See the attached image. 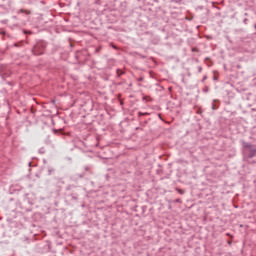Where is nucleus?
Returning a JSON list of instances; mask_svg holds the SVG:
<instances>
[{
    "label": "nucleus",
    "instance_id": "nucleus-20",
    "mask_svg": "<svg viewBox=\"0 0 256 256\" xmlns=\"http://www.w3.org/2000/svg\"><path fill=\"white\" fill-rule=\"evenodd\" d=\"M231 243H232L231 241H228V245H231Z\"/></svg>",
    "mask_w": 256,
    "mask_h": 256
},
{
    "label": "nucleus",
    "instance_id": "nucleus-4",
    "mask_svg": "<svg viewBox=\"0 0 256 256\" xmlns=\"http://www.w3.org/2000/svg\"><path fill=\"white\" fill-rule=\"evenodd\" d=\"M125 74V72L123 71V70H121V69H117L116 70V75H117V77H121L122 75H124Z\"/></svg>",
    "mask_w": 256,
    "mask_h": 256
},
{
    "label": "nucleus",
    "instance_id": "nucleus-12",
    "mask_svg": "<svg viewBox=\"0 0 256 256\" xmlns=\"http://www.w3.org/2000/svg\"><path fill=\"white\" fill-rule=\"evenodd\" d=\"M205 81H207V76H204V77L202 78V83H205Z\"/></svg>",
    "mask_w": 256,
    "mask_h": 256
},
{
    "label": "nucleus",
    "instance_id": "nucleus-11",
    "mask_svg": "<svg viewBox=\"0 0 256 256\" xmlns=\"http://www.w3.org/2000/svg\"><path fill=\"white\" fill-rule=\"evenodd\" d=\"M248 21H249V19L245 18V19L243 20L244 25H247Z\"/></svg>",
    "mask_w": 256,
    "mask_h": 256
},
{
    "label": "nucleus",
    "instance_id": "nucleus-7",
    "mask_svg": "<svg viewBox=\"0 0 256 256\" xmlns=\"http://www.w3.org/2000/svg\"><path fill=\"white\" fill-rule=\"evenodd\" d=\"M145 115H149V113H147V112H145V113L139 112V113H138V116H139V117H143V116H145Z\"/></svg>",
    "mask_w": 256,
    "mask_h": 256
},
{
    "label": "nucleus",
    "instance_id": "nucleus-15",
    "mask_svg": "<svg viewBox=\"0 0 256 256\" xmlns=\"http://www.w3.org/2000/svg\"><path fill=\"white\" fill-rule=\"evenodd\" d=\"M138 81L141 83L143 81V77L138 78Z\"/></svg>",
    "mask_w": 256,
    "mask_h": 256
},
{
    "label": "nucleus",
    "instance_id": "nucleus-17",
    "mask_svg": "<svg viewBox=\"0 0 256 256\" xmlns=\"http://www.w3.org/2000/svg\"><path fill=\"white\" fill-rule=\"evenodd\" d=\"M85 171H89V168H88V166H86V167H85Z\"/></svg>",
    "mask_w": 256,
    "mask_h": 256
},
{
    "label": "nucleus",
    "instance_id": "nucleus-22",
    "mask_svg": "<svg viewBox=\"0 0 256 256\" xmlns=\"http://www.w3.org/2000/svg\"><path fill=\"white\" fill-rule=\"evenodd\" d=\"M205 61H209V58H205Z\"/></svg>",
    "mask_w": 256,
    "mask_h": 256
},
{
    "label": "nucleus",
    "instance_id": "nucleus-16",
    "mask_svg": "<svg viewBox=\"0 0 256 256\" xmlns=\"http://www.w3.org/2000/svg\"><path fill=\"white\" fill-rule=\"evenodd\" d=\"M39 151H40V153H45V151L43 149H40Z\"/></svg>",
    "mask_w": 256,
    "mask_h": 256
},
{
    "label": "nucleus",
    "instance_id": "nucleus-13",
    "mask_svg": "<svg viewBox=\"0 0 256 256\" xmlns=\"http://www.w3.org/2000/svg\"><path fill=\"white\" fill-rule=\"evenodd\" d=\"M212 109L215 111L218 107L215 104H212Z\"/></svg>",
    "mask_w": 256,
    "mask_h": 256
},
{
    "label": "nucleus",
    "instance_id": "nucleus-9",
    "mask_svg": "<svg viewBox=\"0 0 256 256\" xmlns=\"http://www.w3.org/2000/svg\"><path fill=\"white\" fill-rule=\"evenodd\" d=\"M25 35H31V31L24 30Z\"/></svg>",
    "mask_w": 256,
    "mask_h": 256
},
{
    "label": "nucleus",
    "instance_id": "nucleus-19",
    "mask_svg": "<svg viewBox=\"0 0 256 256\" xmlns=\"http://www.w3.org/2000/svg\"><path fill=\"white\" fill-rule=\"evenodd\" d=\"M192 51H197V48H193Z\"/></svg>",
    "mask_w": 256,
    "mask_h": 256
},
{
    "label": "nucleus",
    "instance_id": "nucleus-18",
    "mask_svg": "<svg viewBox=\"0 0 256 256\" xmlns=\"http://www.w3.org/2000/svg\"><path fill=\"white\" fill-rule=\"evenodd\" d=\"M214 81H217V76H214Z\"/></svg>",
    "mask_w": 256,
    "mask_h": 256
},
{
    "label": "nucleus",
    "instance_id": "nucleus-23",
    "mask_svg": "<svg viewBox=\"0 0 256 256\" xmlns=\"http://www.w3.org/2000/svg\"><path fill=\"white\" fill-rule=\"evenodd\" d=\"M247 15H248V14H247V13H245V16H246V17H247Z\"/></svg>",
    "mask_w": 256,
    "mask_h": 256
},
{
    "label": "nucleus",
    "instance_id": "nucleus-21",
    "mask_svg": "<svg viewBox=\"0 0 256 256\" xmlns=\"http://www.w3.org/2000/svg\"><path fill=\"white\" fill-rule=\"evenodd\" d=\"M13 19H17V16H13Z\"/></svg>",
    "mask_w": 256,
    "mask_h": 256
},
{
    "label": "nucleus",
    "instance_id": "nucleus-8",
    "mask_svg": "<svg viewBox=\"0 0 256 256\" xmlns=\"http://www.w3.org/2000/svg\"><path fill=\"white\" fill-rule=\"evenodd\" d=\"M23 45V42L14 43V47H21Z\"/></svg>",
    "mask_w": 256,
    "mask_h": 256
},
{
    "label": "nucleus",
    "instance_id": "nucleus-14",
    "mask_svg": "<svg viewBox=\"0 0 256 256\" xmlns=\"http://www.w3.org/2000/svg\"><path fill=\"white\" fill-rule=\"evenodd\" d=\"M175 202L176 203H181V199L178 198V199L175 200Z\"/></svg>",
    "mask_w": 256,
    "mask_h": 256
},
{
    "label": "nucleus",
    "instance_id": "nucleus-24",
    "mask_svg": "<svg viewBox=\"0 0 256 256\" xmlns=\"http://www.w3.org/2000/svg\"><path fill=\"white\" fill-rule=\"evenodd\" d=\"M255 29H256V24L254 25Z\"/></svg>",
    "mask_w": 256,
    "mask_h": 256
},
{
    "label": "nucleus",
    "instance_id": "nucleus-2",
    "mask_svg": "<svg viewBox=\"0 0 256 256\" xmlns=\"http://www.w3.org/2000/svg\"><path fill=\"white\" fill-rule=\"evenodd\" d=\"M243 147L244 149H247L246 154L248 159H253V157H256V147L254 145L243 142Z\"/></svg>",
    "mask_w": 256,
    "mask_h": 256
},
{
    "label": "nucleus",
    "instance_id": "nucleus-3",
    "mask_svg": "<svg viewBox=\"0 0 256 256\" xmlns=\"http://www.w3.org/2000/svg\"><path fill=\"white\" fill-rule=\"evenodd\" d=\"M18 13H25V15H31V10L20 9Z\"/></svg>",
    "mask_w": 256,
    "mask_h": 256
},
{
    "label": "nucleus",
    "instance_id": "nucleus-6",
    "mask_svg": "<svg viewBox=\"0 0 256 256\" xmlns=\"http://www.w3.org/2000/svg\"><path fill=\"white\" fill-rule=\"evenodd\" d=\"M176 191L180 194L183 195L185 193V190H182L181 188H176Z\"/></svg>",
    "mask_w": 256,
    "mask_h": 256
},
{
    "label": "nucleus",
    "instance_id": "nucleus-1",
    "mask_svg": "<svg viewBox=\"0 0 256 256\" xmlns=\"http://www.w3.org/2000/svg\"><path fill=\"white\" fill-rule=\"evenodd\" d=\"M47 49V43L45 41H38L32 48L33 55L39 56L45 54Z\"/></svg>",
    "mask_w": 256,
    "mask_h": 256
},
{
    "label": "nucleus",
    "instance_id": "nucleus-5",
    "mask_svg": "<svg viewBox=\"0 0 256 256\" xmlns=\"http://www.w3.org/2000/svg\"><path fill=\"white\" fill-rule=\"evenodd\" d=\"M53 173H55V169L49 167L48 168V175H53Z\"/></svg>",
    "mask_w": 256,
    "mask_h": 256
},
{
    "label": "nucleus",
    "instance_id": "nucleus-10",
    "mask_svg": "<svg viewBox=\"0 0 256 256\" xmlns=\"http://www.w3.org/2000/svg\"><path fill=\"white\" fill-rule=\"evenodd\" d=\"M203 71V67L198 66V73H201Z\"/></svg>",
    "mask_w": 256,
    "mask_h": 256
}]
</instances>
